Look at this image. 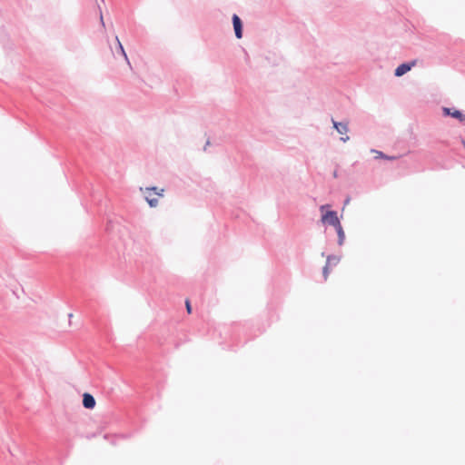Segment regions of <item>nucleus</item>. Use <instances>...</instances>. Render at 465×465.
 <instances>
[{"mask_svg":"<svg viewBox=\"0 0 465 465\" xmlns=\"http://www.w3.org/2000/svg\"><path fill=\"white\" fill-rule=\"evenodd\" d=\"M143 192L144 198L151 207H156L159 203V199L163 196V189L157 187H146L145 189L141 188Z\"/></svg>","mask_w":465,"mask_h":465,"instance_id":"f257e3e1","label":"nucleus"},{"mask_svg":"<svg viewBox=\"0 0 465 465\" xmlns=\"http://www.w3.org/2000/svg\"><path fill=\"white\" fill-rule=\"evenodd\" d=\"M328 205H322L320 207V211L322 213L321 221L324 224H330L333 227L339 225L340 220L338 218L337 213L334 211H327L326 208Z\"/></svg>","mask_w":465,"mask_h":465,"instance_id":"f03ea898","label":"nucleus"},{"mask_svg":"<svg viewBox=\"0 0 465 465\" xmlns=\"http://www.w3.org/2000/svg\"><path fill=\"white\" fill-rule=\"evenodd\" d=\"M340 262V259L336 256H329L327 258L326 265L323 268L322 273L323 277L326 280L330 273V269L333 266H336Z\"/></svg>","mask_w":465,"mask_h":465,"instance_id":"7ed1b4c3","label":"nucleus"},{"mask_svg":"<svg viewBox=\"0 0 465 465\" xmlns=\"http://www.w3.org/2000/svg\"><path fill=\"white\" fill-rule=\"evenodd\" d=\"M416 64V61H411V63H408V64H401V65H399L396 70H395V75L400 77V76H402L403 74H405L406 73H408L409 71H411V69L415 66Z\"/></svg>","mask_w":465,"mask_h":465,"instance_id":"20e7f679","label":"nucleus"},{"mask_svg":"<svg viewBox=\"0 0 465 465\" xmlns=\"http://www.w3.org/2000/svg\"><path fill=\"white\" fill-rule=\"evenodd\" d=\"M232 24L235 32V35L238 39L242 36V25L240 17L237 15H232Z\"/></svg>","mask_w":465,"mask_h":465,"instance_id":"39448f33","label":"nucleus"},{"mask_svg":"<svg viewBox=\"0 0 465 465\" xmlns=\"http://www.w3.org/2000/svg\"><path fill=\"white\" fill-rule=\"evenodd\" d=\"M443 113H444L445 115H450V116H451L453 118L458 119L460 122H464L465 121V114H463L459 110H452L450 108L444 107L443 108Z\"/></svg>","mask_w":465,"mask_h":465,"instance_id":"423d86ee","label":"nucleus"},{"mask_svg":"<svg viewBox=\"0 0 465 465\" xmlns=\"http://www.w3.org/2000/svg\"><path fill=\"white\" fill-rule=\"evenodd\" d=\"M95 400L94 398L89 394V393H84L83 395V405L86 409H94L95 406Z\"/></svg>","mask_w":465,"mask_h":465,"instance_id":"0eeeda50","label":"nucleus"},{"mask_svg":"<svg viewBox=\"0 0 465 465\" xmlns=\"http://www.w3.org/2000/svg\"><path fill=\"white\" fill-rule=\"evenodd\" d=\"M333 127L337 130V132L341 134H346L348 132V124L345 123H338L332 120Z\"/></svg>","mask_w":465,"mask_h":465,"instance_id":"6e6552de","label":"nucleus"},{"mask_svg":"<svg viewBox=\"0 0 465 465\" xmlns=\"http://www.w3.org/2000/svg\"><path fill=\"white\" fill-rule=\"evenodd\" d=\"M334 228L336 229V232H337L338 236H339V243L342 244V242L344 241V238H345V234H344V232L342 230L341 224L339 223V225L335 226Z\"/></svg>","mask_w":465,"mask_h":465,"instance_id":"1a4fd4ad","label":"nucleus"},{"mask_svg":"<svg viewBox=\"0 0 465 465\" xmlns=\"http://www.w3.org/2000/svg\"><path fill=\"white\" fill-rule=\"evenodd\" d=\"M116 41L118 43L119 52H121V54L124 55V57L126 60L127 64H130V62H129V59L127 57V54H126V53H125V51H124V47H123V45H122V44H121V42H120L118 37H116Z\"/></svg>","mask_w":465,"mask_h":465,"instance_id":"9d476101","label":"nucleus"},{"mask_svg":"<svg viewBox=\"0 0 465 465\" xmlns=\"http://www.w3.org/2000/svg\"><path fill=\"white\" fill-rule=\"evenodd\" d=\"M186 311L190 314L192 313V307L189 300L185 301Z\"/></svg>","mask_w":465,"mask_h":465,"instance_id":"9b49d317","label":"nucleus"},{"mask_svg":"<svg viewBox=\"0 0 465 465\" xmlns=\"http://www.w3.org/2000/svg\"><path fill=\"white\" fill-rule=\"evenodd\" d=\"M375 153L377 154L376 155V158H386V159H390L389 157H386L381 152H379V151H374Z\"/></svg>","mask_w":465,"mask_h":465,"instance_id":"f8f14e48","label":"nucleus"},{"mask_svg":"<svg viewBox=\"0 0 465 465\" xmlns=\"http://www.w3.org/2000/svg\"><path fill=\"white\" fill-rule=\"evenodd\" d=\"M341 139L342 142H347L349 140V136H347V135L344 137L342 136Z\"/></svg>","mask_w":465,"mask_h":465,"instance_id":"ddd939ff","label":"nucleus"}]
</instances>
